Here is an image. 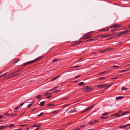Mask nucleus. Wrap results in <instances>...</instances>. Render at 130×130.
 Masks as SVG:
<instances>
[{"instance_id": "obj_17", "label": "nucleus", "mask_w": 130, "mask_h": 130, "mask_svg": "<svg viewBox=\"0 0 130 130\" xmlns=\"http://www.w3.org/2000/svg\"><path fill=\"white\" fill-rule=\"evenodd\" d=\"M45 101H42L41 102L40 104V105L41 106H43L44 105Z\"/></svg>"}, {"instance_id": "obj_56", "label": "nucleus", "mask_w": 130, "mask_h": 130, "mask_svg": "<svg viewBox=\"0 0 130 130\" xmlns=\"http://www.w3.org/2000/svg\"><path fill=\"white\" fill-rule=\"evenodd\" d=\"M104 78H105V77H102L101 78H100L99 79L101 80H102L104 79Z\"/></svg>"}, {"instance_id": "obj_37", "label": "nucleus", "mask_w": 130, "mask_h": 130, "mask_svg": "<svg viewBox=\"0 0 130 130\" xmlns=\"http://www.w3.org/2000/svg\"><path fill=\"white\" fill-rule=\"evenodd\" d=\"M14 73H14V72L12 73H10L8 75V76L9 77V76H10V75H11L13 74Z\"/></svg>"}, {"instance_id": "obj_10", "label": "nucleus", "mask_w": 130, "mask_h": 130, "mask_svg": "<svg viewBox=\"0 0 130 130\" xmlns=\"http://www.w3.org/2000/svg\"><path fill=\"white\" fill-rule=\"evenodd\" d=\"M96 40V39L95 38H93L92 39L88 40L87 41L89 42H91L92 41H94L95 40Z\"/></svg>"}, {"instance_id": "obj_21", "label": "nucleus", "mask_w": 130, "mask_h": 130, "mask_svg": "<svg viewBox=\"0 0 130 130\" xmlns=\"http://www.w3.org/2000/svg\"><path fill=\"white\" fill-rule=\"evenodd\" d=\"M60 60V59H54L53 60V61L54 62H56V61H59Z\"/></svg>"}, {"instance_id": "obj_31", "label": "nucleus", "mask_w": 130, "mask_h": 130, "mask_svg": "<svg viewBox=\"0 0 130 130\" xmlns=\"http://www.w3.org/2000/svg\"><path fill=\"white\" fill-rule=\"evenodd\" d=\"M111 67H115L116 68H118L120 67V66H113Z\"/></svg>"}, {"instance_id": "obj_19", "label": "nucleus", "mask_w": 130, "mask_h": 130, "mask_svg": "<svg viewBox=\"0 0 130 130\" xmlns=\"http://www.w3.org/2000/svg\"><path fill=\"white\" fill-rule=\"evenodd\" d=\"M32 126L34 127H40V125H37V124H34L32 125Z\"/></svg>"}, {"instance_id": "obj_22", "label": "nucleus", "mask_w": 130, "mask_h": 130, "mask_svg": "<svg viewBox=\"0 0 130 130\" xmlns=\"http://www.w3.org/2000/svg\"><path fill=\"white\" fill-rule=\"evenodd\" d=\"M4 115H6V116H10V115L9 113L8 112H6L4 113Z\"/></svg>"}, {"instance_id": "obj_28", "label": "nucleus", "mask_w": 130, "mask_h": 130, "mask_svg": "<svg viewBox=\"0 0 130 130\" xmlns=\"http://www.w3.org/2000/svg\"><path fill=\"white\" fill-rule=\"evenodd\" d=\"M20 75V74L17 73V74H15V75H12V76L11 77H13L15 76H17L19 75Z\"/></svg>"}, {"instance_id": "obj_33", "label": "nucleus", "mask_w": 130, "mask_h": 130, "mask_svg": "<svg viewBox=\"0 0 130 130\" xmlns=\"http://www.w3.org/2000/svg\"><path fill=\"white\" fill-rule=\"evenodd\" d=\"M109 30L108 29H102V31H108Z\"/></svg>"}, {"instance_id": "obj_52", "label": "nucleus", "mask_w": 130, "mask_h": 130, "mask_svg": "<svg viewBox=\"0 0 130 130\" xmlns=\"http://www.w3.org/2000/svg\"><path fill=\"white\" fill-rule=\"evenodd\" d=\"M80 76V75H78L77 76H76V77H75V79H77L78 77H79Z\"/></svg>"}, {"instance_id": "obj_42", "label": "nucleus", "mask_w": 130, "mask_h": 130, "mask_svg": "<svg viewBox=\"0 0 130 130\" xmlns=\"http://www.w3.org/2000/svg\"><path fill=\"white\" fill-rule=\"evenodd\" d=\"M93 122H94V124L96 123H98V121L96 120H94Z\"/></svg>"}, {"instance_id": "obj_53", "label": "nucleus", "mask_w": 130, "mask_h": 130, "mask_svg": "<svg viewBox=\"0 0 130 130\" xmlns=\"http://www.w3.org/2000/svg\"><path fill=\"white\" fill-rule=\"evenodd\" d=\"M118 77H114V78H111V79H115L117 78Z\"/></svg>"}, {"instance_id": "obj_62", "label": "nucleus", "mask_w": 130, "mask_h": 130, "mask_svg": "<svg viewBox=\"0 0 130 130\" xmlns=\"http://www.w3.org/2000/svg\"><path fill=\"white\" fill-rule=\"evenodd\" d=\"M80 66H76V68H77V67H79Z\"/></svg>"}, {"instance_id": "obj_3", "label": "nucleus", "mask_w": 130, "mask_h": 130, "mask_svg": "<svg viewBox=\"0 0 130 130\" xmlns=\"http://www.w3.org/2000/svg\"><path fill=\"white\" fill-rule=\"evenodd\" d=\"M94 106H93V105H92L88 107L86 109H85L83 111L80 112V113H81L83 112H85L87 111H88L89 110H91L93 107Z\"/></svg>"}, {"instance_id": "obj_16", "label": "nucleus", "mask_w": 130, "mask_h": 130, "mask_svg": "<svg viewBox=\"0 0 130 130\" xmlns=\"http://www.w3.org/2000/svg\"><path fill=\"white\" fill-rule=\"evenodd\" d=\"M8 126H0L1 129H3L6 128Z\"/></svg>"}, {"instance_id": "obj_60", "label": "nucleus", "mask_w": 130, "mask_h": 130, "mask_svg": "<svg viewBox=\"0 0 130 130\" xmlns=\"http://www.w3.org/2000/svg\"><path fill=\"white\" fill-rule=\"evenodd\" d=\"M107 86H108V88H109V87H110L111 86L110 85H107Z\"/></svg>"}, {"instance_id": "obj_44", "label": "nucleus", "mask_w": 130, "mask_h": 130, "mask_svg": "<svg viewBox=\"0 0 130 130\" xmlns=\"http://www.w3.org/2000/svg\"><path fill=\"white\" fill-rule=\"evenodd\" d=\"M31 105L32 104H29L28 105L27 107H28L29 108L31 106Z\"/></svg>"}, {"instance_id": "obj_45", "label": "nucleus", "mask_w": 130, "mask_h": 130, "mask_svg": "<svg viewBox=\"0 0 130 130\" xmlns=\"http://www.w3.org/2000/svg\"><path fill=\"white\" fill-rule=\"evenodd\" d=\"M75 129L74 130H80V129L79 128H75Z\"/></svg>"}, {"instance_id": "obj_14", "label": "nucleus", "mask_w": 130, "mask_h": 130, "mask_svg": "<svg viewBox=\"0 0 130 130\" xmlns=\"http://www.w3.org/2000/svg\"><path fill=\"white\" fill-rule=\"evenodd\" d=\"M119 26V25H118L117 24H115L113 25L111 27H114L116 28L117 27H118Z\"/></svg>"}, {"instance_id": "obj_34", "label": "nucleus", "mask_w": 130, "mask_h": 130, "mask_svg": "<svg viewBox=\"0 0 130 130\" xmlns=\"http://www.w3.org/2000/svg\"><path fill=\"white\" fill-rule=\"evenodd\" d=\"M129 113V112L128 111H126L125 112H123V114H124V115L127 114L128 113Z\"/></svg>"}, {"instance_id": "obj_20", "label": "nucleus", "mask_w": 130, "mask_h": 130, "mask_svg": "<svg viewBox=\"0 0 130 130\" xmlns=\"http://www.w3.org/2000/svg\"><path fill=\"white\" fill-rule=\"evenodd\" d=\"M20 60V59H16L15 60V61L13 62V63H17Z\"/></svg>"}, {"instance_id": "obj_40", "label": "nucleus", "mask_w": 130, "mask_h": 130, "mask_svg": "<svg viewBox=\"0 0 130 130\" xmlns=\"http://www.w3.org/2000/svg\"><path fill=\"white\" fill-rule=\"evenodd\" d=\"M41 95H38V96L37 97H36V98H41Z\"/></svg>"}, {"instance_id": "obj_23", "label": "nucleus", "mask_w": 130, "mask_h": 130, "mask_svg": "<svg viewBox=\"0 0 130 130\" xmlns=\"http://www.w3.org/2000/svg\"><path fill=\"white\" fill-rule=\"evenodd\" d=\"M85 84L83 82H80L78 84V85H83Z\"/></svg>"}, {"instance_id": "obj_15", "label": "nucleus", "mask_w": 130, "mask_h": 130, "mask_svg": "<svg viewBox=\"0 0 130 130\" xmlns=\"http://www.w3.org/2000/svg\"><path fill=\"white\" fill-rule=\"evenodd\" d=\"M107 51V50L106 49H104V50H100L99 51L100 52H101L102 53H103L104 52H106Z\"/></svg>"}, {"instance_id": "obj_29", "label": "nucleus", "mask_w": 130, "mask_h": 130, "mask_svg": "<svg viewBox=\"0 0 130 130\" xmlns=\"http://www.w3.org/2000/svg\"><path fill=\"white\" fill-rule=\"evenodd\" d=\"M102 115H103L105 116H106L108 115V114L107 113L105 112L104 113L102 114Z\"/></svg>"}, {"instance_id": "obj_61", "label": "nucleus", "mask_w": 130, "mask_h": 130, "mask_svg": "<svg viewBox=\"0 0 130 130\" xmlns=\"http://www.w3.org/2000/svg\"><path fill=\"white\" fill-rule=\"evenodd\" d=\"M122 111L121 110H120L119 111L118 113H120V112H121Z\"/></svg>"}, {"instance_id": "obj_36", "label": "nucleus", "mask_w": 130, "mask_h": 130, "mask_svg": "<svg viewBox=\"0 0 130 130\" xmlns=\"http://www.w3.org/2000/svg\"><path fill=\"white\" fill-rule=\"evenodd\" d=\"M51 93H50L47 92L45 93V95H50L51 94Z\"/></svg>"}, {"instance_id": "obj_1", "label": "nucleus", "mask_w": 130, "mask_h": 130, "mask_svg": "<svg viewBox=\"0 0 130 130\" xmlns=\"http://www.w3.org/2000/svg\"><path fill=\"white\" fill-rule=\"evenodd\" d=\"M42 58V57H40L39 58H37L34 60L31 61L29 62H28L26 63H24L23 65H22V66H26L27 65H28L29 64L34 62L36 61H37L38 60H40Z\"/></svg>"}, {"instance_id": "obj_25", "label": "nucleus", "mask_w": 130, "mask_h": 130, "mask_svg": "<svg viewBox=\"0 0 130 130\" xmlns=\"http://www.w3.org/2000/svg\"><path fill=\"white\" fill-rule=\"evenodd\" d=\"M123 98V97L122 96H118L116 98V99H122V98Z\"/></svg>"}, {"instance_id": "obj_55", "label": "nucleus", "mask_w": 130, "mask_h": 130, "mask_svg": "<svg viewBox=\"0 0 130 130\" xmlns=\"http://www.w3.org/2000/svg\"><path fill=\"white\" fill-rule=\"evenodd\" d=\"M116 30V29H112L111 31H115Z\"/></svg>"}, {"instance_id": "obj_48", "label": "nucleus", "mask_w": 130, "mask_h": 130, "mask_svg": "<svg viewBox=\"0 0 130 130\" xmlns=\"http://www.w3.org/2000/svg\"><path fill=\"white\" fill-rule=\"evenodd\" d=\"M128 71V70H123L122 71H121V72H126V71Z\"/></svg>"}, {"instance_id": "obj_63", "label": "nucleus", "mask_w": 130, "mask_h": 130, "mask_svg": "<svg viewBox=\"0 0 130 130\" xmlns=\"http://www.w3.org/2000/svg\"><path fill=\"white\" fill-rule=\"evenodd\" d=\"M76 68V66H73V67H72L71 68Z\"/></svg>"}, {"instance_id": "obj_47", "label": "nucleus", "mask_w": 130, "mask_h": 130, "mask_svg": "<svg viewBox=\"0 0 130 130\" xmlns=\"http://www.w3.org/2000/svg\"><path fill=\"white\" fill-rule=\"evenodd\" d=\"M121 116V115L120 114H117L116 116L117 117H120V116Z\"/></svg>"}, {"instance_id": "obj_30", "label": "nucleus", "mask_w": 130, "mask_h": 130, "mask_svg": "<svg viewBox=\"0 0 130 130\" xmlns=\"http://www.w3.org/2000/svg\"><path fill=\"white\" fill-rule=\"evenodd\" d=\"M122 42L120 41L118 43V44H117V45H121L122 44Z\"/></svg>"}, {"instance_id": "obj_38", "label": "nucleus", "mask_w": 130, "mask_h": 130, "mask_svg": "<svg viewBox=\"0 0 130 130\" xmlns=\"http://www.w3.org/2000/svg\"><path fill=\"white\" fill-rule=\"evenodd\" d=\"M43 114V112H41L38 115V116H42Z\"/></svg>"}, {"instance_id": "obj_9", "label": "nucleus", "mask_w": 130, "mask_h": 130, "mask_svg": "<svg viewBox=\"0 0 130 130\" xmlns=\"http://www.w3.org/2000/svg\"><path fill=\"white\" fill-rule=\"evenodd\" d=\"M126 127H127V126L126 125V124L125 125H123L122 126H119V127L123 129L125 128Z\"/></svg>"}, {"instance_id": "obj_4", "label": "nucleus", "mask_w": 130, "mask_h": 130, "mask_svg": "<svg viewBox=\"0 0 130 130\" xmlns=\"http://www.w3.org/2000/svg\"><path fill=\"white\" fill-rule=\"evenodd\" d=\"M84 92H87L90 91L92 88L90 86H87L83 89Z\"/></svg>"}, {"instance_id": "obj_13", "label": "nucleus", "mask_w": 130, "mask_h": 130, "mask_svg": "<svg viewBox=\"0 0 130 130\" xmlns=\"http://www.w3.org/2000/svg\"><path fill=\"white\" fill-rule=\"evenodd\" d=\"M115 49L114 48H108L107 49H106L107 50V51H110L113 50H115Z\"/></svg>"}, {"instance_id": "obj_54", "label": "nucleus", "mask_w": 130, "mask_h": 130, "mask_svg": "<svg viewBox=\"0 0 130 130\" xmlns=\"http://www.w3.org/2000/svg\"><path fill=\"white\" fill-rule=\"evenodd\" d=\"M70 104H66L65 105V107H66V106H67L69 105H70Z\"/></svg>"}, {"instance_id": "obj_51", "label": "nucleus", "mask_w": 130, "mask_h": 130, "mask_svg": "<svg viewBox=\"0 0 130 130\" xmlns=\"http://www.w3.org/2000/svg\"><path fill=\"white\" fill-rule=\"evenodd\" d=\"M85 125H82L81 126H80V127H85Z\"/></svg>"}, {"instance_id": "obj_2", "label": "nucleus", "mask_w": 130, "mask_h": 130, "mask_svg": "<svg viewBox=\"0 0 130 130\" xmlns=\"http://www.w3.org/2000/svg\"><path fill=\"white\" fill-rule=\"evenodd\" d=\"M93 31L89 32L86 33L85 35L83 36L82 38L84 39H87L92 38V36L90 35Z\"/></svg>"}, {"instance_id": "obj_24", "label": "nucleus", "mask_w": 130, "mask_h": 130, "mask_svg": "<svg viewBox=\"0 0 130 130\" xmlns=\"http://www.w3.org/2000/svg\"><path fill=\"white\" fill-rule=\"evenodd\" d=\"M89 123L91 125H92L94 124V122L90 121L89 122Z\"/></svg>"}, {"instance_id": "obj_50", "label": "nucleus", "mask_w": 130, "mask_h": 130, "mask_svg": "<svg viewBox=\"0 0 130 130\" xmlns=\"http://www.w3.org/2000/svg\"><path fill=\"white\" fill-rule=\"evenodd\" d=\"M25 103H23L22 104H20L19 106H22Z\"/></svg>"}, {"instance_id": "obj_8", "label": "nucleus", "mask_w": 130, "mask_h": 130, "mask_svg": "<svg viewBox=\"0 0 130 130\" xmlns=\"http://www.w3.org/2000/svg\"><path fill=\"white\" fill-rule=\"evenodd\" d=\"M105 86L104 84H100L97 86V87H99L100 88H101Z\"/></svg>"}, {"instance_id": "obj_57", "label": "nucleus", "mask_w": 130, "mask_h": 130, "mask_svg": "<svg viewBox=\"0 0 130 130\" xmlns=\"http://www.w3.org/2000/svg\"><path fill=\"white\" fill-rule=\"evenodd\" d=\"M126 124V125H127V126H130V123L129 124Z\"/></svg>"}, {"instance_id": "obj_11", "label": "nucleus", "mask_w": 130, "mask_h": 130, "mask_svg": "<svg viewBox=\"0 0 130 130\" xmlns=\"http://www.w3.org/2000/svg\"><path fill=\"white\" fill-rule=\"evenodd\" d=\"M60 76L59 75H58V76L55 77L54 78L51 79V81H53L54 80L56 79L58 77H60Z\"/></svg>"}, {"instance_id": "obj_39", "label": "nucleus", "mask_w": 130, "mask_h": 130, "mask_svg": "<svg viewBox=\"0 0 130 130\" xmlns=\"http://www.w3.org/2000/svg\"><path fill=\"white\" fill-rule=\"evenodd\" d=\"M54 105V104H50L48 105V106L50 107V106H52Z\"/></svg>"}, {"instance_id": "obj_58", "label": "nucleus", "mask_w": 130, "mask_h": 130, "mask_svg": "<svg viewBox=\"0 0 130 130\" xmlns=\"http://www.w3.org/2000/svg\"><path fill=\"white\" fill-rule=\"evenodd\" d=\"M35 109H31L32 111H33L35 110Z\"/></svg>"}, {"instance_id": "obj_26", "label": "nucleus", "mask_w": 130, "mask_h": 130, "mask_svg": "<svg viewBox=\"0 0 130 130\" xmlns=\"http://www.w3.org/2000/svg\"><path fill=\"white\" fill-rule=\"evenodd\" d=\"M128 88H125L124 87H123L122 88V90H126Z\"/></svg>"}, {"instance_id": "obj_35", "label": "nucleus", "mask_w": 130, "mask_h": 130, "mask_svg": "<svg viewBox=\"0 0 130 130\" xmlns=\"http://www.w3.org/2000/svg\"><path fill=\"white\" fill-rule=\"evenodd\" d=\"M7 74L6 73H4V74H2L0 76V77H2V76H5Z\"/></svg>"}, {"instance_id": "obj_49", "label": "nucleus", "mask_w": 130, "mask_h": 130, "mask_svg": "<svg viewBox=\"0 0 130 130\" xmlns=\"http://www.w3.org/2000/svg\"><path fill=\"white\" fill-rule=\"evenodd\" d=\"M58 91H59L58 90H55L54 91V92L55 93L57 92Z\"/></svg>"}, {"instance_id": "obj_32", "label": "nucleus", "mask_w": 130, "mask_h": 130, "mask_svg": "<svg viewBox=\"0 0 130 130\" xmlns=\"http://www.w3.org/2000/svg\"><path fill=\"white\" fill-rule=\"evenodd\" d=\"M106 71H104L102 72H101L99 73V74L100 75H101L102 74H103L106 73Z\"/></svg>"}, {"instance_id": "obj_5", "label": "nucleus", "mask_w": 130, "mask_h": 130, "mask_svg": "<svg viewBox=\"0 0 130 130\" xmlns=\"http://www.w3.org/2000/svg\"><path fill=\"white\" fill-rule=\"evenodd\" d=\"M76 112V108H74L69 112V113H74Z\"/></svg>"}, {"instance_id": "obj_43", "label": "nucleus", "mask_w": 130, "mask_h": 130, "mask_svg": "<svg viewBox=\"0 0 130 130\" xmlns=\"http://www.w3.org/2000/svg\"><path fill=\"white\" fill-rule=\"evenodd\" d=\"M104 89H106L108 88V86H105L104 87Z\"/></svg>"}, {"instance_id": "obj_12", "label": "nucleus", "mask_w": 130, "mask_h": 130, "mask_svg": "<svg viewBox=\"0 0 130 130\" xmlns=\"http://www.w3.org/2000/svg\"><path fill=\"white\" fill-rule=\"evenodd\" d=\"M59 111V110H56L53 112H51V113L52 114H54L56 113H57L58 112V111Z\"/></svg>"}, {"instance_id": "obj_46", "label": "nucleus", "mask_w": 130, "mask_h": 130, "mask_svg": "<svg viewBox=\"0 0 130 130\" xmlns=\"http://www.w3.org/2000/svg\"><path fill=\"white\" fill-rule=\"evenodd\" d=\"M107 117H101V119H106V118H107Z\"/></svg>"}, {"instance_id": "obj_7", "label": "nucleus", "mask_w": 130, "mask_h": 130, "mask_svg": "<svg viewBox=\"0 0 130 130\" xmlns=\"http://www.w3.org/2000/svg\"><path fill=\"white\" fill-rule=\"evenodd\" d=\"M108 35L107 34H103L101 35V37L103 38L106 37L108 36Z\"/></svg>"}, {"instance_id": "obj_6", "label": "nucleus", "mask_w": 130, "mask_h": 130, "mask_svg": "<svg viewBox=\"0 0 130 130\" xmlns=\"http://www.w3.org/2000/svg\"><path fill=\"white\" fill-rule=\"evenodd\" d=\"M128 32H130V29L129 30H127L125 31H124L123 32H121L120 33V34L121 35L124 34H126Z\"/></svg>"}, {"instance_id": "obj_59", "label": "nucleus", "mask_w": 130, "mask_h": 130, "mask_svg": "<svg viewBox=\"0 0 130 130\" xmlns=\"http://www.w3.org/2000/svg\"><path fill=\"white\" fill-rule=\"evenodd\" d=\"M3 117V116H2V115H0V119L2 118Z\"/></svg>"}, {"instance_id": "obj_27", "label": "nucleus", "mask_w": 130, "mask_h": 130, "mask_svg": "<svg viewBox=\"0 0 130 130\" xmlns=\"http://www.w3.org/2000/svg\"><path fill=\"white\" fill-rule=\"evenodd\" d=\"M22 69V68L20 69H19V70H17V71H15L14 72V73H17V72L20 71H21Z\"/></svg>"}, {"instance_id": "obj_18", "label": "nucleus", "mask_w": 130, "mask_h": 130, "mask_svg": "<svg viewBox=\"0 0 130 130\" xmlns=\"http://www.w3.org/2000/svg\"><path fill=\"white\" fill-rule=\"evenodd\" d=\"M14 124H10L9 126L8 127L9 128H11V127H14Z\"/></svg>"}, {"instance_id": "obj_41", "label": "nucleus", "mask_w": 130, "mask_h": 130, "mask_svg": "<svg viewBox=\"0 0 130 130\" xmlns=\"http://www.w3.org/2000/svg\"><path fill=\"white\" fill-rule=\"evenodd\" d=\"M16 116V115L15 113H13L11 115H10V116Z\"/></svg>"}, {"instance_id": "obj_64", "label": "nucleus", "mask_w": 130, "mask_h": 130, "mask_svg": "<svg viewBox=\"0 0 130 130\" xmlns=\"http://www.w3.org/2000/svg\"><path fill=\"white\" fill-rule=\"evenodd\" d=\"M18 108H19V107H17L15 109H16V110H17V109H18Z\"/></svg>"}]
</instances>
